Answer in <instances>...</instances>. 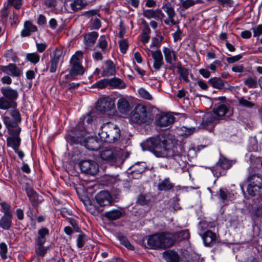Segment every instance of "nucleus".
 <instances>
[{
	"mask_svg": "<svg viewBox=\"0 0 262 262\" xmlns=\"http://www.w3.org/2000/svg\"><path fill=\"white\" fill-rule=\"evenodd\" d=\"M208 82L213 88L219 90L224 89L225 83H226V82L223 81L221 78L216 77L210 78Z\"/></svg>",
	"mask_w": 262,
	"mask_h": 262,
	"instance_id": "32",
	"label": "nucleus"
},
{
	"mask_svg": "<svg viewBox=\"0 0 262 262\" xmlns=\"http://www.w3.org/2000/svg\"><path fill=\"white\" fill-rule=\"evenodd\" d=\"M210 170L212 172L214 176L217 178L225 175L226 172V170L217 163H216L214 166L210 167Z\"/></svg>",
	"mask_w": 262,
	"mask_h": 262,
	"instance_id": "38",
	"label": "nucleus"
},
{
	"mask_svg": "<svg viewBox=\"0 0 262 262\" xmlns=\"http://www.w3.org/2000/svg\"><path fill=\"white\" fill-rule=\"evenodd\" d=\"M82 57V53L80 51H77L76 54L72 56L70 63L72 68L70 71V75L74 77L75 76L82 75L84 72V68L80 63V59Z\"/></svg>",
	"mask_w": 262,
	"mask_h": 262,
	"instance_id": "7",
	"label": "nucleus"
},
{
	"mask_svg": "<svg viewBox=\"0 0 262 262\" xmlns=\"http://www.w3.org/2000/svg\"><path fill=\"white\" fill-rule=\"evenodd\" d=\"M8 5L13 6L16 9H19L23 5V0H7Z\"/></svg>",
	"mask_w": 262,
	"mask_h": 262,
	"instance_id": "52",
	"label": "nucleus"
},
{
	"mask_svg": "<svg viewBox=\"0 0 262 262\" xmlns=\"http://www.w3.org/2000/svg\"><path fill=\"white\" fill-rule=\"evenodd\" d=\"M120 49L121 53L124 54L128 49V43L125 40H121L119 43Z\"/></svg>",
	"mask_w": 262,
	"mask_h": 262,
	"instance_id": "63",
	"label": "nucleus"
},
{
	"mask_svg": "<svg viewBox=\"0 0 262 262\" xmlns=\"http://www.w3.org/2000/svg\"><path fill=\"white\" fill-rule=\"evenodd\" d=\"M3 96L0 97V110L7 111L11 107H17V100L19 93L17 89L10 86H3L1 89Z\"/></svg>",
	"mask_w": 262,
	"mask_h": 262,
	"instance_id": "3",
	"label": "nucleus"
},
{
	"mask_svg": "<svg viewBox=\"0 0 262 262\" xmlns=\"http://www.w3.org/2000/svg\"><path fill=\"white\" fill-rule=\"evenodd\" d=\"M161 240L162 243L163 249L171 247L175 243V234L168 232L160 233Z\"/></svg>",
	"mask_w": 262,
	"mask_h": 262,
	"instance_id": "15",
	"label": "nucleus"
},
{
	"mask_svg": "<svg viewBox=\"0 0 262 262\" xmlns=\"http://www.w3.org/2000/svg\"><path fill=\"white\" fill-rule=\"evenodd\" d=\"M195 4L193 0H184L181 3L182 7L184 9H187Z\"/></svg>",
	"mask_w": 262,
	"mask_h": 262,
	"instance_id": "57",
	"label": "nucleus"
},
{
	"mask_svg": "<svg viewBox=\"0 0 262 262\" xmlns=\"http://www.w3.org/2000/svg\"><path fill=\"white\" fill-rule=\"evenodd\" d=\"M81 171L83 173L94 176L98 171V165L93 160H83L79 164Z\"/></svg>",
	"mask_w": 262,
	"mask_h": 262,
	"instance_id": "11",
	"label": "nucleus"
},
{
	"mask_svg": "<svg viewBox=\"0 0 262 262\" xmlns=\"http://www.w3.org/2000/svg\"><path fill=\"white\" fill-rule=\"evenodd\" d=\"M83 6L82 0H65L64 2L65 9L71 13L82 9Z\"/></svg>",
	"mask_w": 262,
	"mask_h": 262,
	"instance_id": "16",
	"label": "nucleus"
},
{
	"mask_svg": "<svg viewBox=\"0 0 262 262\" xmlns=\"http://www.w3.org/2000/svg\"><path fill=\"white\" fill-rule=\"evenodd\" d=\"M21 129H17L15 131L8 133L10 135L7 138V146L11 147L14 151L19 148L21 143V138L19 136Z\"/></svg>",
	"mask_w": 262,
	"mask_h": 262,
	"instance_id": "12",
	"label": "nucleus"
},
{
	"mask_svg": "<svg viewBox=\"0 0 262 262\" xmlns=\"http://www.w3.org/2000/svg\"><path fill=\"white\" fill-rule=\"evenodd\" d=\"M37 31V28L36 26L29 21H26L24 25V28L21 31L20 35L23 37L29 36L32 32H35Z\"/></svg>",
	"mask_w": 262,
	"mask_h": 262,
	"instance_id": "25",
	"label": "nucleus"
},
{
	"mask_svg": "<svg viewBox=\"0 0 262 262\" xmlns=\"http://www.w3.org/2000/svg\"><path fill=\"white\" fill-rule=\"evenodd\" d=\"M143 15L148 19L155 18L157 19L162 20L165 17V15L162 12L161 9H157L156 10L148 9L144 11Z\"/></svg>",
	"mask_w": 262,
	"mask_h": 262,
	"instance_id": "22",
	"label": "nucleus"
},
{
	"mask_svg": "<svg viewBox=\"0 0 262 262\" xmlns=\"http://www.w3.org/2000/svg\"><path fill=\"white\" fill-rule=\"evenodd\" d=\"M217 163L226 170L229 169L233 165V162L232 161L227 159L223 156H220Z\"/></svg>",
	"mask_w": 262,
	"mask_h": 262,
	"instance_id": "40",
	"label": "nucleus"
},
{
	"mask_svg": "<svg viewBox=\"0 0 262 262\" xmlns=\"http://www.w3.org/2000/svg\"><path fill=\"white\" fill-rule=\"evenodd\" d=\"M0 206H1V211L4 213V215H9L12 214L11 211V206L6 202H3L0 203Z\"/></svg>",
	"mask_w": 262,
	"mask_h": 262,
	"instance_id": "48",
	"label": "nucleus"
},
{
	"mask_svg": "<svg viewBox=\"0 0 262 262\" xmlns=\"http://www.w3.org/2000/svg\"><path fill=\"white\" fill-rule=\"evenodd\" d=\"M108 80L106 79H101L97 82H96L95 83H94L92 85V88H98L100 89H103L106 88L107 85H109L108 83Z\"/></svg>",
	"mask_w": 262,
	"mask_h": 262,
	"instance_id": "50",
	"label": "nucleus"
},
{
	"mask_svg": "<svg viewBox=\"0 0 262 262\" xmlns=\"http://www.w3.org/2000/svg\"><path fill=\"white\" fill-rule=\"evenodd\" d=\"M105 68L103 71V76H110L115 75L116 72L115 66L113 62L111 60L105 62Z\"/></svg>",
	"mask_w": 262,
	"mask_h": 262,
	"instance_id": "30",
	"label": "nucleus"
},
{
	"mask_svg": "<svg viewBox=\"0 0 262 262\" xmlns=\"http://www.w3.org/2000/svg\"><path fill=\"white\" fill-rule=\"evenodd\" d=\"M62 55V52L60 50L55 49L53 52L52 54L51 55V60L54 61L58 64L59 59Z\"/></svg>",
	"mask_w": 262,
	"mask_h": 262,
	"instance_id": "44",
	"label": "nucleus"
},
{
	"mask_svg": "<svg viewBox=\"0 0 262 262\" xmlns=\"http://www.w3.org/2000/svg\"><path fill=\"white\" fill-rule=\"evenodd\" d=\"M141 145L143 150H148L158 158H174L179 155L174 139L165 134L150 137Z\"/></svg>",
	"mask_w": 262,
	"mask_h": 262,
	"instance_id": "2",
	"label": "nucleus"
},
{
	"mask_svg": "<svg viewBox=\"0 0 262 262\" xmlns=\"http://www.w3.org/2000/svg\"><path fill=\"white\" fill-rule=\"evenodd\" d=\"M5 56L14 62H18L19 61V58L17 57L16 55L11 51H7L5 53Z\"/></svg>",
	"mask_w": 262,
	"mask_h": 262,
	"instance_id": "54",
	"label": "nucleus"
},
{
	"mask_svg": "<svg viewBox=\"0 0 262 262\" xmlns=\"http://www.w3.org/2000/svg\"><path fill=\"white\" fill-rule=\"evenodd\" d=\"M59 3H62V2L60 0H46L45 5L49 8H54Z\"/></svg>",
	"mask_w": 262,
	"mask_h": 262,
	"instance_id": "58",
	"label": "nucleus"
},
{
	"mask_svg": "<svg viewBox=\"0 0 262 262\" xmlns=\"http://www.w3.org/2000/svg\"><path fill=\"white\" fill-rule=\"evenodd\" d=\"M149 119L147 108L142 104L136 105L130 114V120L134 124H145L148 122Z\"/></svg>",
	"mask_w": 262,
	"mask_h": 262,
	"instance_id": "5",
	"label": "nucleus"
},
{
	"mask_svg": "<svg viewBox=\"0 0 262 262\" xmlns=\"http://www.w3.org/2000/svg\"><path fill=\"white\" fill-rule=\"evenodd\" d=\"M253 31V36L258 37L262 34V25H259L257 26L252 28Z\"/></svg>",
	"mask_w": 262,
	"mask_h": 262,
	"instance_id": "62",
	"label": "nucleus"
},
{
	"mask_svg": "<svg viewBox=\"0 0 262 262\" xmlns=\"http://www.w3.org/2000/svg\"><path fill=\"white\" fill-rule=\"evenodd\" d=\"M119 240L123 245H124L128 249H134V246L129 243V242L128 241L126 237L123 236H119Z\"/></svg>",
	"mask_w": 262,
	"mask_h": 262,
	"instance_id": "53",
	"label": "nucleus"
},
{
	"mask_svg": "<svg viewBox=\"0 0 262 262\" xmlns=\"http://www.w3.org/2000/svg\"><path fill=\"white\" fill-rule=\"evenodd\" d=\"M99 136L102 141L108 143H114L120 137V130L116 125L107 123L101 126Z\"/></svg>",
	"mask_w": 262,
	"mask_h": 262,
	"instance_id": "4",
	"label": "nucleus"
},
{
	"mask_svg": "<svg viewBox=\"0 0 262 262\" xmlns=\"http://www.w3.org/2000/svg\"><path fill=\"white\" fill-rule=\"evenodd\" d=\"M228 112V107L224 104H219L216 108L213 109V114L220 119V117L225 116Z\"/></svg>",
	"mask_w": 262,
	"mask_h": 262,
	"instance_id": "34",
	"label": "nucleus"
},
{
	"mask_svg": "<svg viewBox=\"0 0 262 262\" xmlns=\"http://www.w3.org/2000/svg\"><path fill=\"white\" fill-rule=\"evenodd\" d=\"M167 262H179V256L173 251H169L164 253Z\"/></svg>",
	"mask_w": 262,
	"mask_h": 262,
	"instance_id": "37",
	"label": "nucleus"
},
{
	"mask_svg": "<svg viewBox=\"0 0 262 262\" xmlns=\"http://www.w3.org/2000/svg\"><path fill=\"white\" fill-rule=\"evenodd\" d=\"M243 83L249 89H255L258 86L256 77H248L244 79Z\"/></svg>",
	"mask_w": 262,
	"mask_h": 262,
	"instance_id": "36",
	"label": "nucleus"
},
{
	"mask_svg": "<svg viewBox=\"0 0 262 262\" xmlns=\"http://www.w3.org/2000/svg\"><path fill=\"white\" fill-rule=\"evenodd\" d=\"M44 244L35 243V251L36 254L41 257H43L47 251L50 249L49 246H44Z\"/></svg>",
	"mask_w": 262,
	"mask_h": 262,
	"instance_id": "39",
	"label": "nucleus"
},
{
	"mask_svg": "<svg viewBox=\"0 0 262 262\" xmlns=\"http://www.w3.org/2000/svg\"><path fill=\"white\" fill-rule=\"evenodd\" d=\"M239 103L242 106L249 108L252 107L254 106V103L243 98L239 99Z\"/></svg>",
	"mask_w": 262,
	"mask_h": 262,
	"instance_id": "61",
	"label": "nucleus"
},
{
	"mask_svg": "<svg viewBox=\"0 0 262 262\" xmlns=\"http://www.w3.org/2000/svg\"><path fill=\"white\" fill-rule=\"evenodd\" d=\"M228 194V192L226 189L222 188L220 189L218 192V195L220 199L222 201L223 203L227 200Z\"/></svg>",
	"mask_w": 262,
	"mask_h": 262,
	"instance_id": "56",
	"label": "nucleus"
},
{
	"mask_svg": "<svg viewBox=\"0 0 262 262\" xmlns=\"http://www.w3.org/2000/svg\"><path fill=\"white\" fill-rule=\"evenodd\" d=\"M163 52L165 56L166 61L170 64H172V60L176 61L177 60V57L175 52L171 50L170 49L164 47Z\"/></svg>",
	"mask_w": 262,
	"mask_h": 262,
	"instance_id": "31",
	"label": "nucleus"
},
{
	"mask_svg": "<svg viewBox=\"0 0 262 262\" xmlns=\"http://www.w3.org/2000/svg\"><path fill=\"white\" fill-rule=\"evenodd\" d=\"M100 157L103 160L113 164L121 160V153L116 149H105L101 152Z\"/></svg>",
	"mask_w": 262,
	"mask_h": 262,
	"instance_id": "9",
	"label": "nucleus"
},
{
	"mask_svg": "<svg viewBox=\"0 0 262 262\" xmlns=\"http://www.w3.org/2000/svg\"><path fill=\"white\" fill-rule=\"evenodd\" d=\"M107 36L102 35L98 39L97 47H99L102 52H105V50L107 48Z\"/></svg>",
	"mask_w": 262,
	"mask_h": 262,
	"instance_id": "41",
	"label": "nucleus"
},
{
	"mask_svg": "<svg viewBox=\"0 0 262 262\" xmlns=\"http://www.w3.org/2000/svg\"><path fill=\"white\" fill-rule=\"evenodd\" d=\"M85 235L83 233H81L78 235L76 240V245L78 248H81L83 247L85 243Z\"/></svg>",
	"mask_w": 262,
	"mask_h": 262,
	"instance_id": "51",
	"label": "nucleus"
},
{
	"mask_svg": "<svg viewBox=\"0 0 262 262\" xmlns=\"http://www.w3.org/2000/svg\"><path fill=\"white\" fill-rule=\"evenodd\" d=\"M125 214L123 209H114L108 211H106L104 213L105 217L110 220H116L120 219Z\"/></svg>",
	"mask_w": 262,
	"mask_h": 262,
	"instance_id": "24",
	"label": "nucleus"
},
{
	"mask_svg": "<svg viewBox=\"0 0 262 262\" xmlns=\"http://www.w3.org/2000/svg\"><path fill=\"white\" fill-rule=\"evenodd\" d=\"M10 109H12L10 112V115L13 119L18 124L20 123L21 121V117L18 110L16 107H11Z\"/></svg>",
	"mask_w": 262,
	"mask_h": 262,
	"instance_id": "42",
	"label": "nucleus"
},
{
	"mask_svg": "<svg viewBox=\"0 0 262 262\" xmlns=\"http://www.w3.org/2000/svg\"><path fill=\"white\" fill-rule=\"evenodd\" d=\"M174 117L171 115H163L158 118L156 123L157 125L161 127L167 126L174 122Z\"/></svg>",
	"mask_w": 262,
	"mask_h": 262,
	"instance_id": "23",
	"label": "nucleus"
},
{
	"mask_svg": "<svg viewBox=\"0 0 262 262\" xmlns=\"http://www.w3.org/2000/svg\"><path fill=\"white\" fill-rule=\"evenodd\" d=\"M0 70L13 77H19L23 74V70L14 63H9L7 66H0Z\"/></svg>",
	"mask_w": 262,
	"mask_h": 262,
	"instance_id": "13",
	"label": "nucleus"
},
{
	"mask_svg": "<svg viewBox=\"0 0 262 262\" xmlns=\"http://www.w3.org/2000/svg\"><path fill=\"white\" fill-rule=\"evenodd\" d=\"M12 225V214L3 215L0 219V228L8 230Z\"/></svg>",
	"mask_w": 262,
	"mask_h": 262,
	"instance_id": "26",
	"label": "nucleus"
},
{
	"mask_svg": "<svg viewBox=\"0 0 262 262\" xmlns=\"http://www.w3.org/2000/svg\"><path fill=\"white\" fill-rule=\"evenodd\" d=\"M261 189V188L258 187L257 186H255V185L249 184L247 187V192L249 195L251 196H255L259 193V190Z\"/></svg>",
	"mask_w": 262,
	"mask_h": 262,
	"instance_id": "45",
	"label": "nucleus"
},
{
	"mask_svg": "<svg viewBox=\"0 0 262 262\" xmlns=\"http://www.w3.org/2000/svg\"><path fill=\"white\" fill-rule=\"evenodd\" d=\"M152 58L154 59L153 67L156 71H159L164 64L163 57L160 50H150Z\"/></svg>",
	"mask_w": 262,
	"mask_h": 262,
	"instance_id": "17",
	"label": "nucleus"
},
{
	"mask_svg": "<svg viewBox=\"0 0 262 262\" xmlns=\"http://www.w3.org/2000/svg\"><path fill=\"white\" fill-rule=\"evenodd\" d=\"M105 52H102V51H98L96 50H94V51L92 54V57L97 61H101L103 59L102 54Z\"/></svg>",
	"mask_w": 262,
	"mask_h": 262,
	"instance_id": "60",
	"label": "nucleus"
},
{
	"mask_svg": "<svg viewBox=\"0 0 262 262\" xmlns=\"http://www.w3.org/2000/svg\"><path fill=\"white\" fill-rule=\"evenodd\" d=\"M248 181L250 182L249 184L257 186L262 188V176L260 174H254L249 177Z\"/></svg>",
	"mask_w": 262,
	"mask_h": 262,
	"instance_id": "33",
	"label": "nucleus"
},
{
	"mask_svg": "<svg viewBox=\"0 0 262 262\" xmlns=\"http://www.w3.org/2000/svg\"><path fill=\"white\" fill-rule=\"evenodd\" d=\"M98 37V33L94 31L85 34L84 36V41L86 48H90L93 47Z\"/></svg>",
	"mask_w": 262,
	"mask_h": 262,
	"instance_id": "28",
	"label": "nucleus"
},
{
	"mask_svg": "<svg viewBox=\"0 0 262 262\" xmlns=\"http://www.w3.org/2000/svg\"><path fill=\"white\" fill-rule=\"evenodd\" d=\"M162 10L167 15L164 18H163L165 24L167 26L176 25L178 24V22L174 19L176 16V13L174 11L173 7L169 2H167L163 4Z\"/></svg>",
	"mask_w": 262,
	"mask_h": 262,
	"instance_id": "8",
	"label": "nucleus"
},
{
	"mask_svg": "<svg viewBox=\"0 0 262 262\" xmlns=\"http://www.w3.org/2000/svg\"><path fill=\"white\" fill-rule=\"evenodd\" d=\"M179 73L181 78L186 82L189 81L188 79V75L189 72L188 70L185 68H181L179 69Z\"/></svg>",
	"mask_w": 262,
	"mask_h": 262,
	"instance_id": "55",
	"label": "nucleus"
},
{
	"mask_svg": "<svg viewBox=\"0 0 262 262\" xmlns=\"http://www.w3.org/2000/svg\"><path fill=\"white\" fill-rule=\"evenodd\" d=\"M138 93L140 96L143 99H146L148 100H151L152 99V96L146 91L145 89L141 88L138 90Z\"/></svg>",
	"mask_w": 262,
	"mask_h": 262,
	"instance_id": "46",
	"label": "nucleus"
},
{
	"mask_svg": "<svg viewBox=\"0 0 262 262\" xmlns=\"http://www.w3.org/2000/svg\"><path fill=\"white\" fill-rule=\"evenodd\" d=\"M92 121V117L89 114L80 118L76 126L71 129V133L66 136L67 142L71 145H83L90 150H98L101 146L99 140L94 137H85L93 131Z\"/></svg>",
	"mask_w": 262,
	"mask_h": 262,
	"instance_id": "1",
	"label": "nucleus"
},
{
	"mask_svg": "<svg viewBox=\"0 0 262 262\" xmlns=\"http://www.w3.org/2000/svg\"><path fill=\"white\" fill-rule=\"evenodd\" d=\"M2 118L8 133L14 132L17 129H21L18 124L10 117L4 116H2Z\"/></svg>",
	"mask_w": 262,
	"mask_h": 262,
	"instance_id": "21",
	"label": "nucleus"
},
{
	"mask_svg": "<svg viewBox=\"0 0 262 262\" xmlns=\"http://www.w3.org/2000/svg\"><path fill=\"white\" fill-rule=\"evenodd\" d=\"M7 251H8V248H7V245L6 244V243H5L4 242H2L0 244V255H1V258L3 260H5L7 258Z\"/></svg>",
	"mask_w": 262,
	"mask_h": 262,
	"instance_id": "49",
	"label": "nucleus"
},
{
	"mask_svg": "<svg viewBox=\"0 0 262 262\" xmlns=\"http://www.w3.org/2000/svg\"><path fill=\"white\" fill-rule=\"evenodd\" d=\"M147 244L151 249H163L160 233L151 235L147 239Z\"/></svg>",
	"mask_w": 262,
	"mask_h": 262,
	"instance_id": "19",
	"label": "nucleus"
},
{
	"mask_svg": "<svg viewBox=\"0 0 262 262\" xmlns=\"http://www.w3.org/2000/svg\"><path fill=\"white\" fill-rule=\"evenodd\" d=\"M137 202L140 205H144L147 204L148 200L146 199V196L143 194H140L137 199Z\"/></svg>",
	"mask_w": 262,
	"mask_h": 262,
	"instance_id": "64",
	"label": "nucleus"
},
{
	"mask_svg": "<svg viewBox=\"0 0 262 262\" xmlns=\"http://www.w3.org/2000/svg\"><path fill=\"white\" fill-rule=\"evenodd\" d=\"M195 118L198 121L199 119H201V126L202 128L208 129L212 128L219 120V118L215 116V114L212 112L207 113L203 112H197Z\"/></svg>",
	"mask_w": 262,
	"mask_h": 262,
	"instance_id": "6",
	"label": "nucleus"
},
{
	"mask_svg": "<svg viewBox=\"0 0 262 262\" xmlns=\"http://www.w3.org/2000/svg\"><path fill=\"white\" fill-rule=\"evenodd\" d=\"M39 59L40 56L36 52L28 53L26 55V59L34 64L39 62Z\"/></svg>",
	"mask_w": 262,
	"mask_h": 262,
	"instance_id": "43",
	"label": "nucleus"
},
{
	"mask_svg": "<svg viewBox=\"0 0 262 262\" xmlns=\"http://www.w3.org/2000/svg\"><path fill=\"white\" fill-rule=\"evenodd\" d=\"M204 245L212 247L216 243L217 237L215 233L210 230H207L202 235Z\"/></svg>",
	"mask_w": 262,
	"mask_h": 262,
	"instance_id": "20",
	"label": "nucleus"
},
{
	"mask_svg": "<svg viewBox=\"0 0 262 262\" xmlns=\"http://www.w3.org/2000/svg\"><path fill=\"white\" fill-rule=\"evenodd\" d=\"M91 27L93 29H98L101 27V21L99 18L91 19Z\"/></svg>",
	"mask_w": 262,
	"mask_h": 262,
	"instance_id": "59",
	"label": "nucleus"
},
{
	"mask_svg": "<svg viewBox=\"0 0 262 262\" xmlns=\"http://www.w3.org/2000/svg\"><path fill=\"white\" fill-rule=\"evenodd\" d=\"M98 111L106 112L115 108L114 99L110 96L104 97L99 99L96 106Z\"/></svg>",
	"mask_w": 262,
	"mask_h": 262,
	"instance_id": "10",
	"label": "nucleus"
},
{
	"mask_svg": "<svg viewBox=\"0 0 262 262\" xmlns=\"http://www.w3.org/2000/svg\"><path fill=\"white\" fill-rule=\"evenodd\" d=\"M109 85L118 89H124L126 86L123 80L118 78H113L108 80Z\"/></svg>",
	"mask_w": 262,
	"mask_h": 262,
	"instance_id": "35",
	"label": "nucleus"
},
{
	"mask_svg": "<svg viewBox=\"0 0 262 262\" xmlns=\"http://www.w3.org/2000/svg\"><path fill=\"white\" fill-rule=\"evenodd\" d=\"M117 108L119 113L122 115H127L131 109L128 100L124 97H120L118 99Z\"/></svg>",
	"mask_w": 262,
	"mask_h": 262,
	"instance_id": "18",
	"label": "nucleus"
},
{
	"mask_svg": "<svg viewBox=\"0 0 262 262\" xmlns=\"http://www.w3.org/2000/svg\"><path fill=\"white\" fill-rule=\"evenodd\" d=\"M49 234V230L45 227H41L37 232V236L35 238V243L45 244L47 241V236Z\"/></svg>",
	"mask_w": 262,
	"mask_h": 262,
	"instance_id": "29",
	"label": "nucleus"
},
{
	"mask_svg": "<svg viewBox=\"0 0 262 262\" xmlns=\"http://www.w3.org/2000/svg\"><path fill=\"white\" fill-rule=\"evenodd\" d=\"M98 204L101 206L111 205L113 202V199L110 193L106 191L99 192L95 196Z\"/></svg>",
	"mask_w": 262,
	"mask_h": 262,
	"instance_id": "14",
	"label": "nucleus"
},
{
	"mask_svg": "<svg viewBox=\"0 0 262 262\" xmlns=\"http://www.w3.org/2000/svg\"><path fill=\"white\" fill-rule=\"evenodd\" d=\"M174 187V184L170 182L169 178H166L162 180H160L157 186L159 191H167Z\"/></svg>",
	"mask_w": 262,
	"mask_h": 262,
	"instance_id": "27",
	"label": "nucleus"
},
{
	"mask_svg": "<svg viewBox=\"0 0 262 262\" xmlns=\"http://www.w3.org/2000/svg\"><path fill=\"white\" fill-rule=\"evenodd\" d=\"M144 165V163H141L140 164H137L135 165L133 167L134 170H133V173L134 174H141L145 170Z\"/></svg>",
	"mask_w": 262,
	"mask_h": 262,
	"instance_id": "47",
	"label": "nucleus"
}]
</instances>
